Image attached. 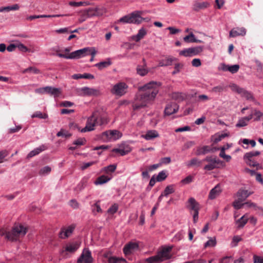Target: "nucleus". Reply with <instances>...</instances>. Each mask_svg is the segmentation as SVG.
Masks as SVG:
<instances>
[{"instance_id":"obj_50","label":"nucleus","mask_w":263,"mask_h":263,"mask_svg":"<svg viewBox=\"0 0 263 263\" xmlns=\"http://www.w3.org/2000/svg\"><path fill=\"white\" fill-rule=\"evenodd\" d=\"M248 121L244 118L239 120L238 123L236 124V126L237 127H242L246 126L248 125Z\"/></svg>"},{"instance_id":"obj_44","label":"nucleus","mask_w":263,"mask_h":263,"mask_svg":"<svg viewBox=\"0 0 263 263\" xmlns=\"http://www.w3.org/2000/svg\"><path fill=\"white\" fill-rule=\"evenodd\" d=\"M117 166L114 164L109 165L108 166L103 168V171L108 174L109 173L114 172L116 169Z\"/></svg>"},{"instance_id":"obj_31","label":"nucleus","mask_w":263,"mask_h":263,"mask_svg":"<svg viewBox=\"0 0 263 263\" xmlns=\"http://www.w3.org/2000/svg\"><path fill=\"white\" fill-rule=\"evenodd\" d=\"M251 194V193L248 192L247 190H239L237 192V196L239 200L243 201Z\"/></svg>"},{"instance_id":"obj_16","label":"nucleus","mask_w":263,"mask_h":263,"mask_svg":"<svg viewBox=\"0 0 263 263\" xmlns=\"http://www.w3.org/2000/svg\"><path fill=\"white\" fill-rule=\"evenodd\" d=\"M74 228V225L69 226L66 228H62L59 233V237L62 239L68 237L72 233Z\"/></svg>"},{"instance_id":"obj_21","label":"nucleus","mask_w":263,"mask_h":263,"mask_svg":"<svg viewBox=\"0 0 263 263\" xmlns=\"http://www.w3.org/2000/svg\"><path fill=\"white\" fill-rule=\"evenodd\" d=\"M239 67V65L237 64L229 66L223 63L221 64V69L224 71H229L232 73H235L238 72Z\"/></svg>"},{"instance_id":"obj_40","label":"nucleus","mask_w":263,"mask_h":263,"mask_svg":"<svg viewBox=\"0 0 263 263\" xmlns=\"http://www.w3.org/2000/svg\"><path fill=\"white\" fill-rule=\"evenodd\" d=\"M32 118H38L40 119H46L48 118V115L46 113L43 114L40 111L35 112L31 116Z\"/></svg>"},{"instance_id":"obj_18","label":"nucleus","mask_w":263,"mask_h":263,"mask_svg":"<svg viewBox=\"0 0 263 263\" xmlns=\"http://www.w3.org/2000/svg\"><path fill=\"white\" fill-rule=\"evenodd\" d=\"M222 190L219 184H217L210 192L208 198L209 199L213 200L217 197L221 193Z\"/></svg>"},{"instance_id":"obj_51","label":"nucleus","mask_w":263,"mask_h":263,"mask_svg":"<svg viewBox=\"0 0 263 263\" xmlns=\"http://www.w3.org/2000/svg\"><path fill=\"white\" fill-rule=\"evenodd\" d=\"M95 14L96 16H99L102 15L104 13L106 12V10L104 8H95Z\"/></svg>"},{"instance_id":"obj_58","label":"nucleus","mask_w":263,"mask_h":263,"mask_svg":"<svg viewBox=\"0 0 263 263\" xmlns=\"http://www.w3.org/2000/svg\"><path fill=\"white\" fill-rule=\"evenodd\" d=\"M216 242L215 239H210L204 244V247L207 248L209 247H214L215 246Z\"/></svg>"},{"instance_id":"obj_11","label":"nucleus","mask_w":263,"mask_h":263,"mask_svg":"<svg viewBox=\"0 0 263 263\" xmlns=\"http://www.w3.org/2000/svg\"><path fill=\"white\" fill-rule=\"evenodd\" d=\"M202 49L203 48L201 46L189 48L181 50L179 52V54L184 57H193L200 53Z\"/></svg>"},{"instance_id":"obj_60","label":"nucleus","mask_w":263,"mask_h":263,"mask_svg":"<svg viewBox=\"0 0 263 263\" xmlns=\"http://www.w3.org/2000/svg\"><path fill=\"white\" fill-rule=\"evenodd\" d=\"M224 87L223 85H218L215 87H214L212 88V91L214 92H220L223 91Z\"/></svg>"},{"instance_id":"obj_35","label":"nucleus","mask_w":263,"mask_h":263,"mask_svg":"<svg viewBox=\"0 0 263 263\" xmlns=\"http://www.w3.org/2000/svg\"><path fill=\"white\" fill-rule=\"evenodd\" d=\"M111 64V62L109 59H108L106 61L101 62L95 64V66L98 67L99 69L102 70L105 68H106Z\"/></svg>"},{"instance_id":"obj_64","label":"nucleus","mask_w":263,"mask_h":263,"mask_svg":"<svg viewBox=\"0 0 263 263\" xmlns=\"http://www.w3.org/2000/svg\"><path fill=\"white\" fill-rule=\"evenodd\" d=\"M193 177L192 176L189 175L184 179H182L181 182L183 184H189L193 181Z\"/></svg>"},{"instance_id":"obj_27","label":"nucleus","mask_w":263,"mask_h":263,"mask_svg":"<svg viewBox=\"0 0 263 263\" xmlns=\"http://www.w3.org/2000/svg\"><path fill=\"white\" fill-rule=\"evenodd\" d=\"M209 6L208 2H199L196 1L194 2L193 5V9L196 11L207 8Z\"/></svg>"},{"instance_id":"obj_30","label":"nucleus","mask_w":263,"mask_h":263,"mask_svg":"<svg viewBox=\"0 0 263 263\" xmlns=\"http://www.w3.org/2000/svg\"><path fill=\"white\" fill-rule=\"evenodd\" d=\"M46 149V146L43 145L40 146L39 147H37V148L33 149V151H31L28 154L27 157V158H32V157L38 155L41 152H42V151H44Z\"/></svg>"},{"instance_id":"obj_61","label":"nucleus","mask_w":263,"mask_h":263,"mask_svg":"<svg viewBox=\"0 0 263 263\" xmlns=\"http://www.w3.org/2000/svg\"><path fill=\"white\" fill-rule=\"evenodd\" d=\"M183 67V64L180 63L175 64V70L172 72L173 74H175L180 71V69Z\"/></svg>"},{"instance_id":"obj_22","label":"nucleus","mask_w":263,"mask_h":263,"mask_svg":"<svg viewBox=\"0 0 263 263\" xmlns=\"http://www.w3.org/2000/svg\"><path fill=\"white\" fill-rule=\"evenodd\" d=\"M142 137L146 140H152L159 137V134L156 130H149L146 132L145 135H143Z\"/></svg>"},{"instance_id":"obj_43","label":"nucleus","mask_w":263,"mask_h":263,"mask_svg":"<svg viewBox=\"0 0 263 263\" xmlns=\"http://www.w3.org/2000/svg\"><path fill=\"white\" fill-rule=\"evenodd\" d=\"M4 12H9L10 11L18 10L20 6L18 4H14L10 6L3 7Z\"/></svg>"},{"instance_id":"obj_4","label":"nucleus","mask_w":263,"mask_h":263,"mask_svg":"<svg viewBox=\"0 0 263 263\" xmlns=\"http://www.w3.org/2000/svg\"><path fill=\"white\" fill-rule=\"evenodd\" d=\"M96 54V51L94 48L87 47L72 52L70 54H63L61 53H58L57 55L60 58H64L67 59H77L91 55V58L90 61L92 62Z\"/></svg>"},{"instance_id":"obj_1","label":"nucleus","mask_w":263,"mask_h":263,"mask_svg":"<svg viewBox=\"0 0 263 263\" xmlns=\"http://www.w3.org/2000/svg\"><path fill=\"white\" fill-rule=\"evenodd\" d=\"M160 85V83L152 81L143 86L141 88L143 92L137 97L133 103V109L138 110L146 106L148 102L153 100L158 92Z\"/></svg>"},{"instance_id":"obj_46","label":"nucleus","mask_w":263,"mask_h":263,"mask_svg":"<svg viewBox=\"0 0 263 263\" xmlns=\"http://www.w3.org/2000/svg\"><path fill=\"white\" fill-rule=\"evenodd\" d=\"M84 15L88 17V18L96 16L95 9L89 8L85 10L84 11Z\"/></svg>"},{"instance_id":"obj_28","label":"nucleus","mask_w":263,"mask_h":263,"mask_svg":"<svg viewBox=\"0 0 263 263\" xmlns=\"http://www.w3.org/2000/svg\"><path fill=\"white\" fill-rule=\"evenodd\" d=\"M46 93L54 97H59L61 93V90L60 88H54L50 86H46Z\"/></svg>"},{"instance_id":"obj_13","label":"nucleus","mask_w":263,"mask_h":263,"mask_svg":"<svg viewBox=\"0 0 263 263\" xmlns=\"http://www.w3.org/2000/svg\"><path fill=\"white\" fill-rule=\"evenodd\" d=\"M93 258L91 252L88 249L84 250L81 256L78 259V262L81 263H92Z\"/></svg>"},{"instance_id":"obj_54","label":"nucleus","mask_w":263,"mask_h":263,"mask_svg":"<svg viewBox=\"0 0 263 263\" xmlns=\"http://www.w3.org/2000/svg\"><path fill=\"white\" fill-rule=\"evenodd\" d=\"M69 4L71 6L79 7V6H83V5H85V6L88 5V3H87V2H70Z\"/></svg>"},{"instance_id":"obj_41","label":"nucleus","mask_w":263,"mask_h":263,"mask_svg":"<svg viewBox=\"0 0 263 263\" xmlns=\"http://www.w3.org/2000/svg\"><path fill=\"white\" fill-rule=\"evenodd\" d=\"M202 161L199 160L196 158H193L190 161V162L187 164L188 166H200L201 164Z\"/></svg>"},{"instance_id":"obj_39","label":"nucleus","mask_w":263,"mask_h":263,"mask_svg":"<svg viewBox=\"0 0 263 263\" xmlns=\"http://www.w3.org/2000/svg\"><path fill=\"white\" fill-rule=\"evenodd\" d=\"M175 192V190L174 189V186L173 185H169L167 186L164 191H163V195H164L165 196H167L168 195L173 193Z\"/></svg>"},{"instance_id":"obj_12","label":"nucleus","mask_w":263,"mask_h":263,"mask_svg":"<svg viewBox=\"0 0 263 263\" xmlns=\"http://www.w3.org/2000/svg\"><path fill=\"white\" fill-rule=\"evenodd\" d=\"M230 87L232 91L236 92L238 93L241 95L242 97L246 98L247 100L253 99V96L250 92H248L242 88L239 87L236 84H232L230 85Z\"/></svg>"},{"instance_id":"obj_59","label":"nucleus","mask_w":263,"mask_h":263,"mask_svg":"<svg viewBox=\"0 0 263 263\" xmlns=\"http://www.w3.org/2000/svg\"><path fill=\"white\" fill-rule=\"evenodd\" d=\"M69 205L74 209H77L79 208V204L75 199L71 200L69 201Z\"/></svg>"},{"instance_id":"obj_25","label":"nucleus","mask_w":263,"mask_h":263,"mask_svg":"<svg viewBox=\"0 0 263 263\" xmlns=\"http://www.w3.org/2000/svg\"><path fill=\"white\" fill-rule=\"evenodd\" d=\"M170 97L173 100L180 102L185 100L186 96L185 93L182 92H173L171 94Z\"/></svg>"},{"instance_id":"obj_29","label":"nucleus","mask_w":263,"mask_h":263,"mask_svg":"<svg viewBox=\"0 0 263 263\" xmlns=\"http://www.w3.org/2000/svg\"><path fill=\"white\" fill-rule=\"evenodd\" d=\"M138 246L136 243L130 242L124 247L123 252L125 254H129L131 253L135 249L138 248Z\"/></svg>"},{"instance_id":"obj_36","label":"nucleus","mask_w":263,"mask_h":263,"mask_svg":"<svg viewBox=\"0 0 263 263\" xmlns=\"http://www.w3.org/2000/svg\"><path fill=\"white\" fill-rule=\"evenodd\" d=\"M108 263H126V261L123 258L115 256L109 257L108 259Z\"/></svg>"},{"instance_id":"obj_56","label":"nucleus","mask_w":263,"mask_h":263,"mask_svg":"<svg viewBox=\"0 0 263 263\" xmlns=\"http://www.w3.org/2000/svg\"><path fill=\"white\" fill-rule=\"evenodd\" d=\"M9 154V153L6 150L2 151L0 152V163H2L4 161V159Z\"/></svg>"},{"instance_id":"obj_10","label":"nucleus","mask_w":263,"mask_h":263,"mask_svg":"<svg viewBox=\"0 0 263 263\" xmlns=\"http://www.w3.org/2000/svg\"><path fill=\"white\" fill-rule=\"evenodd\" d=\"M78 93L82 96H97L100 95V91L98 89L88 87H83L79 88L77 90Z\"/></svg>"},{"instance_id":"obj_23","label":"nucleus","mask_w":263,"mask_h":263,"mask_svg":"<svg viewBox=\"0 0 263 263\" xmlns=\"http://www.w3.org/2000/svg\"><path fill=\"white\" fill-rule=\"evenodd\" d=\"M177 59L172 57H167L165 59H162L159 62V66L163 67L172 65L174 61Z\"/></svg>"},{"instance_id":"obj_55","label":"nucleus","mask_w":263,"mask_h":263,"mask_svg":"<svg viewBox=\"0 0 263 263\" xmlns=\"http://www.w3.org/2000/svg\"><path fill=\"white\" fill-rule=\"evenodd\" d=\"M118 209V204L115 203L114 204H113L111 207H110L108 209L107 212L109 214H114L117 211Z\"/></svg>"},{"instance_id":"obj_3","label":"nucleus","mask_w":263,"mask_h":263,"mask_svg":"<svg viewBox=\"0 0 263 263\" xmlns=\"http://www.w3.org/2000/svg\"><path fill=\"white\" fill-rule=\"evenodd\" d=\"M28 228L21 224L15 225L10 231H0V235H5L6 238L11 241H16L23 237L27 233Z\"/></svg>"},{"instance_id":"obj_26","label":"nucleus","mask_w":263,"mask_h":263,"mask_svg":"<svg viewBox=\"0 0 263 263\" xmlns=\"http://www.w3.org/2000/svg\"><path fill=\"white\" fill-rule=\"evenodd\" d=\"M188 208L193 212L199 211V204L194 198H189Z\"/></svg>"},{"instance_id":"obj_2","label":"nucleus","mask_w":263,"mask_h":263,"mask_svg":"<svg viewBox=\"0 0 263 263\" xmlns=\"http://www.w3.org/2000/svg\"><path fill=\"white\" fill-rule=\"evenodd\" d=\"M108 123L107 118L102 115L99 111H94L87 119L86 126L82 129L81 132L92 131L97 125H103Z\"/></svg>"},{"instance_id":"obj_17","label":"nucleus","mask_w":263,"mask_h":263,"mask_svg":"<svg viewBox=\"0 0 263 263\" xmlns=\"http://www.w3.org/2000/svg\"><path fill=\"white\" fill-rule=\"evenodd\" d=\"M179 108V106L176 103H171L168 104L164 110V113L166 115H171L176 113Z\"/></svg>"},{"instance_id":"obj_63","label":"nucleus","mask_w":263,"mask_h":263,"mask_svg":"<svg viewBox=\"0 0 263 263\" xmlns=\"http://www.w3.org/2000/svg\"><path fill=\"white\" fill-rule=\"evenodd\" d=\"M192 65L194 67H198L201 66V63L199 59H194L192 61Z\"/></svg>"},{"instance_id":"obj_42","label":"nucleus","mask_w":263,"mask_h":263,"mask_svg":"<svg viewBox=\"0 0 263 263\" xmlns=\"http://www.w3.org/2000/svg\"><path fill=\"white\" fill-rule=\"evenodd\" d=\"M219 156L224 159L227 162L229 161L231 159V157L230 155H227L225 154L224 147H221L219 154Z\"/></svg>"},{"instance_id":"obj_9","label":"nucleus","mask_w":263,"mask_h":263,"mask_svg":"<svg viewBox=\"0 0 263 263\" xmlns=\"http://www.w3.org/2000/svg\"><path fill=\"white\" fill-rule=\"evenodd\" d=\"M260 154V152L258 151L251 152L246 153L244 156V159L246 160V163L250 166L258 167L259 164L255 162L253 159V157L258 156Z\"/></svg>"},{"instance_id":"obj_24","label":"nucleus","mask_w":263,"mask_h":263,"mask_svg":"<svg viewBox=\"0 0 263 263\" xmlns=\"http://www.w3.org/2000/svg\"><path fill=\"white\" fill-rule=\"evenodd\" d=\"M146 34L147 30L145 28H142L138 31L136 35L132 36V39L136 42H138L142 39Z\"/></svg>"},{"instance_id":"obj_14","label":"nucleus","mask_w":263,"mask_h":263,"mask_svg":"<svg viewBox=\"0 0 263 263\" xmlns=\"http://www.w3.org/2000/svg\"><path fill=\"white\" fill-rule=\"evenodd\" d=\"M102 135L108 139L113 141L120 139L122 136V133L117 130H107L103 133Z\"/></svg>"},{"instance_id":"obj_33","label":"nucleus","mask_w":263,"mask_h":263,"mask_svg":"<svg viewBox=\"0 0 263 263\" xmlns=\"http://www.w3.org/2000/svg\"><path fill=\"white\" fill-rule=\"evenodd\" d=\"M183 40L186 43H201L202 42L200 40L196 39L193 33H191L189 35L184 37Z\"/></svg>"},{"instance_id":"obj_15","label":"nucleus","mask_w":263,"mask_h":263,"mask_svg":"<svg viewBox=\"0 0 263 263\" xmlns=\"http://www.w3.org/2000/svg\"><path fill=\"white\" fill-rule=\"evenodd\" d=\"M246 34V29L244 27H235L233 28L229 33L230 37H235L238 36H244Z\"/></svg>"},{"instance_id":"obj_32","label":"nucleus","mask_w":263,"mask_h":263,"mask_svg":"<svg viewBox=\"0 0 263 263\" xmlns=\"http://www.w3.org/2000/svg\"><path fill=\"white\" fill-rule=\"evenodd\" d=\"M248 221V216L247 215H244L240 219L236 221V223L238 224L237 228L241 229L243 228Z\"/></svg>"},{"instance_id":"obj_57","label":"nucleus","mask_w":263,"mask_h":263,"mask_svg":"<svg viewBox=\"0 0 263 263\" xmlns=\"http://www.w3.org/2000/svg\"><path fill=\"white\" fill-rule=\"evenodd\" d=\"M92 211L93 213H95L96 212L97 213H100L102 212V210L98 202L95 203L92 206Z\"/></svg>"},{"instance_id":"obj_7","label":"nucleus","mask_w":263,"mask_h":263,"mask_svg":"<svg viewBox=\"0 0 263 263\" xmlns=\"http://www.w3.org/2000/svg\"><path fill=\"white\" fill-rule=\"evenodd\" d=\"M127 85L124 82H119L115 84L111 89V92L115 95L122 96L126 92Z\"/></svg>"},{"instance_id":"obj_45","label":"nucleus","mask_w":263,"mask_h":263,"mask_svg":"<svg viewBox=\"0 0 263 263\" xmlns=\"http://www.w3.org/2000/svg\"><path fill=\"white\" fill-rule=\"evenodd\" d=\"M242 240V238L238 235L234 236L232 239V241L231 243L232 247H235L237 246L238 243Z\"/></svg>"},{"instance_id":"obj_53","label":"nucleus","mask_w":263,"mask_h":263,"mask_svg":"<svg viewBox=\"0 0 263 263\" xmlns=\"http://www.w3.org/2000/svg\"><path fill=\"white\" fill-rule=\"evenodd\" d=\"M242 202V201H240V200H239L238 199L237 200H236L233 202V206L236 209H241V208H242L244 206L243 203H241Z\"/></svg>"},{"instance_id":"obj_62","label":"nucleus","mask_w":263,"mask_h":263,"mask_svg":"<svg viewBox=\"0 0 263 263\" xmlns=\"http://www.w3.org/2000/svg\"><path fill=\"white\" fill-rule=\"evenodd\" d=\"M86 140L84 138H80L73 142V144L77 145H83L85 144Z\"/></svg>"},{"instance_id":"obj_5","label":"nucleus","mask_w":263,"mask_h":263,"mask_svg":"<svg viewBox=\"0 0 263 263\" xmlns=\"http://www.w3.org/2000/svg\"><path fill=\"white\" fill-rule=\"evenodd\" d=\"M172 249V247L163 248L156 255L147 258L146 262L147 263H160L163 260L170 259L171 257L170 252Z\"/></svg>"},{"instance_id":"obj_38","label":"nucleus","mask_w":263,"mask_h":263,"mask_svg":"<svg viewBox=\"0 0 263 263\" xmlns=\"http://www.w3.org/2000/svg\"><path fill=\"white\" fill-rule=\"evenodd\" d=\"M22 72L23 73L29 72V73H32L34 74H39V73H41L40 70L34 67H29L28 68L25 69L22 71Z\"/></svg>"},{"instance_id":"obj_34","label":"nucleus","mask_w":263,"mask_h":263,"mask_svg":"<svg viewBox=\"0 0 263 263\" xmlns=\"http://www.w3.org/2000/svg\"><path fill=\"white\" fill-rule=\"evenodd\" d=\"M110 178L108 176L105 175H102L96 179L95 181V184L96 185L102 184L107 182Z\"/></svg>"},{"instance_id":"obj_37","label":"nucleus","mask_w":263,"mask_h":263,"mask_svg":"<svg viewBox=\"0 0 263 263\" xmlns=\"http://www.w3.org/2000/svg\"><path fill=\"white\" fill-rule=\"evenodd\" d=\"M130 147H127L126 148H115L112 152L119 153L121 156H124L130 152Z\"/></svg>"},{"instance_id":"obj_47","label":"nucleus","mask_w":263,"mask_h":263,"mask_svg":"<svg viewBox=\"0 0 263 263\" xmlns=\"http://www.w3.org/2000/svg\"><path fill=\"white\" fill-rule=\"evenodd\" d=\"M51 168L48 166H46L42 168L39 171L40 175H46L49 174L51 172Z\"/></svg>"},{"instance_id":"obj_48","label":"nucleus","mask_w":263,"mask_h":263,"mask_svg":"<svg viewBox=\"0 0 263 263\" xmlns=\"http://www.w3.org/2000/svg\"><path fill=\"white\" fill-rule=\"evenodd\" d=\"M79 248V246L75 244H71L66 247V251L69 252H75Z\"/></svg>"},{"instance_id":"obj_49","label":"nucleus","mask_w":263,"mask_h":263,"mask_svg":"<svg viewBox=\"0 0 263 263\" xmlns=\"http://www.w3.org/2000/svg\"><path fill=\"white\" fill-rule=\"evenodd\" d=\"M167 175L164 171H162L159 173L158 176H157L156 180L157 181H162L165 179Z\"/></svg>"},{"instance_id":"obj_8","label":"nucleus","mask_w":263,"mask_h":263,"mask_svg":"<svg viewBox=\"0 0 263 263\" xmlns=\"http://www.w3.org/2000/svg\"><path fill=\"white\" fill-rule=\"evenodd\" d=\"M203 161L208 162L207 165H205L204 167V169L207 171H212L217 167V165L221 163V161L217 159L216 157L213 156H207Z\"/></svg>"},{"instance_id":"obj_6","label":"nucleus","mask_w":263,"mask_h":263,"mask_svg":"<svg viewBox=\"0 0 263 263\" xmlns=\"http://www.w3.org/2000/svg\"><path fill=\"white\" fill-rule=\"evenodd\" d=\"M146 18H142L140 15V12L132 13L130 15H125L120 18L118 22L123 23H134L140 24L143 20Z\"/></svg>"},{"instance_id":"obj_19","label":"nucleus","mask_w":263,"mask_h":263,"mask_svg":"<svg viewBox=\"0 0 263 263\" xmlns=\"http://www.w3.org/2000/svg\"><path fill=\"white\" fill-rule=\"evenodd\" d=\"M216 151V148L211 147L210 146H203V147H198L196 152V155H205L207 153H213Z\"/></svg>"},{"instance_id":"obj_52","label":"nucleus","mask_w":263,"mask_h":263,"mask_svg":"<svg viewBox=\"0 0 263 263\" xmlns=\"http://www.w3.org/2000/svg\"><path fill=\"white\" fill-rule=\"evenodd\" d=\"M16 48H17L20 51L22 52H27L29 50L28 48L26 46L20 43H16Z\"/></svg>"},{"instance_id":"obj_20","label":"nucleus","mask_w":263,"mask_h":263,"mask_svg":"<svg viewBox=\"0 0 263 263\" xmlns=\"http://www.w3.org/2000/svg\"><path fill=\"white\" fill-rule=\"evenodd\" d=\"M143 65H139L136 68L137 73L142 77L145 76L148 72V70L147 68L146 63L144 59H143Z\"/></svg>"}]
</instances>
